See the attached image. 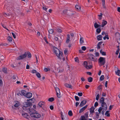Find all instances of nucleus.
I'll return each instance as SVG.
<instances>
[{"label":"nucleus","instance_id":"obj_1","mask_svg":"<svg viewBox=\"0 0 120 120\" xmlns=\"http://www.w3.org/2000/svg\"><path fill=\"white\" fill-rule=\"evenodd\" d=\"M54 52L58 59L62 61L65 60V58L64 57L62 52L60 51L59 49L56 48H54Z\"/></svg>","mask_w":120,"mask_h":120},{"label":"nucleus","instance_id":"obj_2","mask_svg":"<svg viewBox=\"0 0 120 120\" xmlns=\"http://www.w3.org/2000/svg\"><path fill=\"white\" fill-rule=\"evenodd\" d=\"M29 111L31 112H30V116L32 117L38 118H40L41 116V115L39 113L36 112L34 111V112L31 113V109H29Z\"/></svg>","mask_w":120,"mask_h":120},{"label":"nucleus","instance_id":"obj_3","mask_svg":"<svg viewBox=\"0 0 120 120\" xmlns=\"http://www.w3.org/2000/svg\"><path fill=\"white\" fill-rule=\"evenodd\" d=\"M99 63L101 65H104L105 63V58L102 57H100L98 60Z\"/></svg>","mask_w":120,"mask_h":120},{"label":"nucleus","instance_id":"obj_4","mask_svg":"<svg viewBox=\"0 0 120 120\" xmlns=\"http://www.w3.org/2000/svg\"><path fill=\"white\" fill-rule=\"evenodd\" d=\"M83 64L84 66L87 69H90L92 67V66L91 65H88L86 61H84Z\"/></svg>","mask_w":120,"mask_h":120},{"label":"nucleus","instance_id":"obj_5","mask_svg":"<svg viewBox=\"0 0 120 120\" xmlns=\"http://www.w3.org/2000/svg\"><path fill=\"white\" fill-rule=\"evenodd\" d=\"M89 59L91 60L94 61H96L97 60V59L92 54H90L89 55Z\"/></svg>","mask_w":120,"mask_h":120},{"label":"nucleus","instance_id":"obj_6","mask_svg":"<svg viewBox=\"0 0 120 120\" xmlns=\"http://www.w3.org/2000/svg\"><path fill=\"white\" fill-rule=\"evenodd\" d=\"M55 89L57 96L59 98L61 97L60 93V89L57 87H55Z\"/></svg>","mask_w":120,"mask_h":120},{"label":"nucleus","instance_id":"obj_7","mask_svg":"<svg viewBox=\"0 0 120 120\" xmlns=\"http://www.w3.org/2000/svg\"><path fill=\"white\" fill-rule=\"evenodd\" d=\"M102 108V110L101 113L102 114H104V112L107 109V106L105 104H104V105H101Z\"/></svg>","mask_w":120,"mask_h":120},{"label":"nucleus","instance_id":"obj_8","mask_svg":"<svg viewBox=\"0 0 120 120\" xmlns=\"http://www.w3.org/2000/svg\"><path fill=\"white\" fill-rule=\"evenodd\" d=\"M26 92L24 90H22L19 92V93H18L17 94L19 96L20 95L21 96H25L26 95Z\"/></svg>","mask_w":120,"mask_h":120},{"label":"nucleus","instance_id":"obj_9","mask_svg":"<svg viewBox=\"0 0 120 120\" xmlns=\"http://www.w3.org/2000/svg\"><path fill=\"white\" fill-rule=\"evenodd\" d=\"M61 118L62 120H68V116L67 115H63L61 114Z\"/></svg>","mask_w":120,"mask_h":120},{"label":"nucleus","instance_id":"obj_10","mask_svg":"<svg viewBox=\"0 0 120 120\" xmlns=\"http://www.w3.org/2000/svg\"><path fill=\"white\" fill-rule=\"evenodd\" d=\"M27 56V54L25 53L23 55H21L19 56L18 58L19 60L25 58Z\"/></svg>","mask_w":120,"mask_h":120},{"label":"nucleus","instance_id":"obj_11","mask_svg":"<svg viewBox=\"0 0 120 120\" xmlns=\"http://www.w3.org/2000/svg\"><path fill=\"white\" fill-rule=\"evenodd\" d=\"M107 23V21L105 20H103L102 21L101 25V27H103L105 26Z\"/></svg>","mask_w":120,"mask_h":120},{"label":"nucleus","instance_id":"obj_12","mask_svg":"<svg viewBox=\"0 0 120 120\" xmlns=\"http://www.w3.org/2000/svg\"><path fill=\"white\" fill-rule=\"evenodd\" d=\"M30 104L27 101V102H25L24 103V106L23 107V109H24L25 107L30 106Z\"/></svg>","mask_w":120,"mask_h":120},{"label":"nucleus","instance_id":"obj_13","mask_svg":"<svg viewBox=\"0 0 120 120\" xmlns=\"http://www.w3.org/2000/svg\"><path fill=\"white\" fill-rule=\"evenodd\" d=\"M45 103L43 101H40L38 103V105L39 107H42L43 106L45 105Z\"/></svg>","mask_w":120,"mask_h":120},{"label":"nucleus","instance_id":"obj_14","mask_svg":"<svg viewBox=\"0 0 120 120\" xmlns=\"http://www.w3.org/2000/svg\"><path fill=\"white\" fill-rule=\"evenodd\" d=\"M32 94L31 93H28L25 96L27 98H30L32 96Z\"/></svg>","mask_w":120,"mask_h":120},{"label":"nucleus","instance_id":"obj_15","mask_svg":"<svg viewBox=\"0 0 120 120\" xmlns=\"http://www.w3.org/2000/svg\"><path fill=\"white\" fill-rule=\"evenodd\" d=\"M27 101V102H29L30 104V105H31V103H33L34 102L35 99L34 98H32L30 99Z\"/></svg>","mask_w":120,"mask_h":120},{"label":"nucleus","instance_id":"obj_16","mask_svg":"<svg viewBox=\"0 0 120 120\" xmlns=\"http://www.w3.org/2000/svg\"><path fill=\"white\" fill-rule=\"evenodd\" d=\"M87 105H86L85 106L82 107L79 110V113H81L83 111L85 110V109L87 108Z\"/></svg>","mask_w":120,"mask_h":120},{"label":"nucleus","instance_id":"obj_17","mask_svg":"<svg viewBox=\"0 0 120 120\" xmlns=\"http://www.w3.org/2000/svg\"><path fill=\"white\" fill-rule=\"evenodd\" d=\"M22 116L28 119L29 116H28L27 114L26 113L23 112L22 113Z\"/></svg>","mask_w":120,"mask_h":120},{"label":"nucleus","instance_id":"obj_18","mask_svg":"<svg viewBox=\"0 0 120 120\" xmlns=\"http://www.w3.org/2000/svg\"><path fill=\"white\" fill-rule=\"evenodd\" d=\"M20 105L19 102L18 101H15V104L14 106L16 107H18Z\"/></svg>","mask_w":120,"mask_h":120},{"label":"nucleus","instance_id":"obj_19","mask_svg":"<svg viewBox=\"0 0 120 120\" xmlns=\"http://www.w3.org/2000/svg\"><path fill=\"white\" fill-rule=\"evenodd\" d=\"M86 101L85 100L82 101L80 104V107H82L86 103Z\"/></svg>","mask_w":120,"mask_h":120},{"label":"nucleus","instance_id":"obj_20","mask_svg":"<svg viewBox=\"0 0 120 120\" xmlns=\"http://www.w3.org/2000/svg\"><path fill=\"white\" fill-rule=\"evenodd\" d=\"M80 36V37L79 40L80 43L81 44H82L84 43V38L82 37H81Z\"/></svg>","mask_w":120,"mask_h":120},{"label":"nucleus","instance_id":"obj_21","mask_svg":"<svg viewBox=\"0 0 120 120\" xmlns=\"http://www.w3.org/2000/svg\"><path fill=\"white\" fill-rule=\"evenodd\" d=\"M102 37L101 35H98L97 36V39L98 41H100L102 40Z\"/></svg>","mask_w":120,"mask_h":120},{"label":"nucleus","instance_id":"obj_22","mask_svg":"<svg viewBox=\"0 0 120 120\" xmlns=\"http://www.w3.org/2000/svg\"><path fill=\"white\" fill-rule=\"evenodd\" d=\"M75 8L78 11H80L81 10V7L78 5H76L75 6Z\"/></svg>","mask_w":120,"mask_h":120},{"label":"nucleus","instance_id":"obj_23","mask_svg":"<svg viewBox=\"0 0 120 120\" xmlns=\"http://www.w3.org/2000/svg\"><path fill=\"white\" fill-rule=\"evenodd\" d=\"M94 26L95 28H97L99 26H100L101 25L98 24L96 22H95L94 24Z\"/></svg>","mask_w":120,"mask_h":120},{"label":"nucleus","instance_id":"obj_24","mask_svg":"<svg viewBox=\"0 0 120 120\" xmlns=\"http://www.w3.org/2000/svg\"><path fill=\"white\" fill-rule=\"evenodd\" d=\"M67 37L66 41V43H68L70 41V35H67Z\"/></svg>","mask_w":120,"mask_h":120},{"label":"nucleus","instance_id":"obj_25","mask_svg":"<svg viewBox=\"0 0 120 120\" xmlns=\"http://www.w3.org/2000/svg\"><path fill=\"white\" fill-rule=\"evenodd\" d=\"M65 86L66 87L69 88H72V86L71 85L67 83L65 84Z\"/></svg>","mask_w":120,"mask_h":120},{"label":"nucleus","instance_id":"obj_26","mask_svg":"<svg viewBox=\"0 0 120 120\" xmlns=\"http://www.w3.org/2000/svg\"><path fill=\"white\" fill-rule=\"evenodd\" d=\"M104 99L103 98H102L100 99V102L102 103L101 105H104V104H105L104 102Z\"/></svg>","mask_w":120,"mask_h":120},{"label":"nucleus","instance_id":"obj_27","mask_svg":"<svg viewBox=\"0 0 120 120\" xmlns=\"http://www.w3.org/2000/svg\"><path fill=\"white\" fill-rule=\"evenodd\" d=\"M94 108L93 107H91L90 109V112L91 113H93L94 112Z\"/></svg>","mask_w":120,"mask_h":120},{"label":"nucleus","instance_id":"obj_28","mask_svg":"<svg viewBox=\"0 0 120 120\" xmlns=\"http://www.w3.org/2000/svg\"><path fill=\"white\" fill-rule=\"evenodd\" d=\"M48 32L50 34H53V33H54V30L52 29H50L48 30Z\"/></svg>","mask_w":120,"mask_h":120},{"label":"nucleus","instance_id":"obj_29","mask_svg":"<svg viewBox=\"0 0 120 120\" xmlns=\"http://www.w3.org/2000/svg\"><path fill=\"white\" fill-rule=\"evenodd\" d=\"M116 74L119 76H120V70H118L115 72Z\"/></svg>","mask_w":120,"mask_h":120},{"label":"nucleus","instance_id":"obj_30","mask_svg":"<svg viewBox=\"0 0 120 120\" xmlns=\"http://www.w3.org/2000/svg\"><path fill=\"white\" fill-rule=\"evenodd\" d=\"M103 14L102 13H101L100 15H98V19L99 20L101 19Z\"/></svg>","mask_w":120,"mask_h":120},{"label":"nucleus","instance_id":"obj_31","mask_svg":"<svg viewBox=\"0 0 120 120\" xmlns=\"http://www.w3.org/2000/svg\"><path fill=\"white\" fill-rule=\"evenodd\" d=\"M101 29L100 28H98L96 30V32L97 33V34H99L101 31Z\"/></svg>","mask_w":120,"mask_h":120},{"label":"nucleus","instance_id":"obj_32","mask_svg":"<svg viewBox=\"0 0 120 120\" xmlns=\"http://www.w3.org/2000/svg\"><path fill=\"white\" fill-rule=\"evenodd\" d=\"M100 52L103 55H106L105 52L104 51H103L102 50H101L100 51Z\"/></svg>","mask_w":120,"mask_h":120},{"label":"nucleus","instance_id":"obj_33","mask_svg":"<svg viewBox=\"0 0 120 120\" xmlns=\"http://www.w3.org/2000/svg\"><path fill=\"white\" fill-rule=\"evenodd\" d=\"M9 42L11 41H12V38L10 36H9L7 38Z\"/></svg>","mask_w":120,"mask_h":120},{"label":"nucleus","instance_id":"obj_34","mask_svg":"<svg viewBox=\"0 0 120 120\" xmlns=\"http://www.w3.org/2000/svg\"><path fill=\"white\" fill-rule=\"evenodd\" d=\"M88 80L89 82H91L92 81L93 79L92 77H90L88 78Z\"/></svg>","mask_w":120,"mask_h":120},{"label":"nucleus","instance_id":"obj_35","mask_svg":"<svg viewBox=\"0 0 120 120\" xmlns=\"http://www.w3.org/2000/svg\"><path fill=\"white\" fill-rule=\"evenodd\" d=\"M109 111H107L105 113V115L107 116H110V115L109 113Z\"/></svg>","mask_w":120,"mask_h":120},{"label":"nucleus","instance_id":"obj_36","mask_svg":"<svg viewBox=\"0 0 120 120\" xmlns=\"http://www.w3.org/2000/svg\"><path fill=\"white\" fill-rule=\"evenodd\" d=\"M106 38L108 40L109 39L108 36L107 35H105V36L103 38V39L104 40H105Z\"/></svg>","mask_w":120,"mask_h":120},{"label":"nucleus","instance_id":"obj_37","mask_svg":"<svg viewBox=\"0 0 120 120\" xmlns=\"http://www.w3.org/2000/svg\"><path fill=\"white\" fill-rule=\"evenodd\" d=\"M44 70L45 72H47L49 71L50 70V69L48 68H44Z\"/></svg>","mask_w":120,"mask_h":120},{"label":"nucleus","instance_id":"obj_38","mask_svg":"<svg viewBox=\"0 0 120 120\" xmlns=\"http://www.w3.org/2000/svg\"><path fill=\"white\" fill-rule=\"evenodd\" d=\"M68 114L69 116H72V111L71 110L69 111L68 112Z\"/></svg>","mask_w":120,"mask_h":120},{"label":"nucleus","instance_id":"obj_39","mask_svg":"<svg viewBox=\"0 0 120 120\" xmlns=\"http://www.w3.org/2000/svg\"><path fill=\"white\" fill-rule=\"evenodd\" d=\"M48 101L50 102H52L54 100V98H51L48 99Z\"/></svg>","mask_w":120,"mask_h":120},{"label":"nucleus","instance_id":"obj_40","mask_svg":"<svg viewBox=\"0 0 120 120\" xmlns=\"http://www.w3.org/2000/svg\"><path fill=\"white\" fill-rule=\"evenodd\" d=\"M102 106L101 107H100L99 109L98 110V111L99 113L100 114L101 113V111H102Z\"/></svg>","mask_w":120,"mask_h":120},{"label":"nucleus","instance_id":"obj_41","mask_svg":"<svg viewBox=\"0 0 120 120\" xmlns=\"http://www.w3.org/2000/svg\"><path fill=\"white\" fill-rule=\"evenodd\" d=\"M21 10L20 9L18 8L16 9V12L19 14L21 12Z\"/></svg>","mask_w":120,"mask_h":120},{"label":"nucleus","instance_id":"obj_42","mask_svg":"<svg viewBox=\"0 0 120 120\" xmlns=\"http://www.w3.org/2000/svg\"><path fill=\"white\" fill-rule=\"evenodd\" d=\"M104 78V76L103 75H102L100 78V80L101 81L103 80Z\"/></svg>","mask_w":120,"mask_h":120},{"label":"nucleus","instance_id":"obj_43","mask_svg":"<svg viewBox=\"0 0 120 120\" xmlns=\"http://www.w3.org/2000/svg\"><path fill=\"white\" fill-rule=\"evenodd\" d=\"M102 5L103 7L104 8H105V0H102Z\"/></svg>","mask_w":120,"mask_h":120},{"label":"nucleus","instance_id":"obj_44","mask_svg":"<svg viewBox=\"0 0 120 120\" xmlns=\"http://www.w3.org/2000/svg\"><path fill=\"white\" fill-rule=\"evenodd\" d=\"M81 119L82 120H87V119H86L85 117L83 116H81Z\"/></svg>","mask_w":120,"mask_h":120},{"label":"nucleus","instance_id":"obj_45","mask_svg":"<svg viewBox=\"0 0 120 120\" xmlns=\"http://www.w3.org/2000/svg\"><path fill=\"white\" fill-rule=\"evenodd\" d=\"M3 71L5 73H6L7 72V69L5 68H4L3 69Z\"/></svg>","mask_w":120,"mask_h":120},{"label":"nucleus","instance_id":"obj_46","mask_svg":"<svg viewBox=\"0 0 120 120\" xmlns=\"http://www.w3.org/2000/svg\"><path fill=\"white\" fill-rule=\"evenodd\" d=\"M75 100L77 101H79V98L77 96H75Z\"/></svg>","mask_w":120,"mask_h":120},{"label":"nucleus","instance_id":"obj_47","mask_svg":"<svg viewBox=\"0 0 120 120\" xmlns=\"http://www.w3.org/2000/svg\"><path fill=\"white\" fill-rule=\"evenodd\" d=\"M36 75L38 77L40 78L41 77V75L38 72L36 73Z\"/></svg>","mask_w":120,"mask_h":120},{"label":"nucleus","instance_id":"obj_48","mask_svg":"<svg viewBox=\"0 0 120 120\" xmlns=\"http://www.w3.org/2000/svg\"><path fill=\"white\" fill-rule=\"evenodd\" d=\"M81 49L82 50H83V51H85L86 50V48L85 46H82L81 47Z\"/></svg>","mask_w":120,"mask_h":120},{"label":"nucleus","instance_id":"obj_49","mask_svg":"<svg viewBox=\"0 0 120 120\" xmlns=\"http://www.w3.org/2000/svg\"><path fill=\"white\" fill-rule=\"evenodd\" d=\"M31 72L33 73H36L37 72L35 70H32L31 71Z\"/></svg>","mask_w":120,"mask_h":120},{"label":"nucleus","instance_id":"obj_50","mask_svg":"<svg viewBox=\"0 0 120 120\" xmlns=\"http://www.w3.org/2000/svg\"><path fill=\"white\" fill-rule=\"evenodd\" d=\"M99 94H98L96 97V100L98 101V100L99 98Z\"/></svg>","mask_w":120,"mask_h":120},{"label":"nucleus","instance_id":"obj_51","mask_svg":"<svg viewBox=\"0 0 120 120\" xmlns=\"http://www.w3.org/2000/svg\"><path fill=\"white\" fill-rule=\"evenodd\" d=\"M120 50V49L119 48H118L116 52V55H118V54Z\"/></svg>","mask_w":120,"mask_h":120},{"label":"nucleus","instance_id":"obj_52","mask_svg":"<svg viewBox=\"0 0 120 120\" xmlns=\"http://www.w3.org/2000/svg\"><path fill=\"white\" fill-rule=\"evenodd\" d=\"M4 57L3 56H1L0 57V60H3L4 59Z\"/></svg>","mask_w":120,"mask_h":120},{"label":"nucleus","instance_id":"obj_53","mask_svg":"<svg viewBox=\"0 0 120 120\" xmlns=\"http://www.w3.org/2000/svg\"><path fill=\"white\" fill-rule=\"evenodd\" d=\"M98 103L97 102H96L94 103V106L95 107H96L97 106H98Z\"/></svg>","mask_w":120,"mask_h":120},{"label":"nucleus","instance_id":"obj_54","mask_svg":"<svg viewBox=\"0 0 120 120\" xmlns=\"http://www.w3.org/2000/svg\"><path fill=\"white\" fill-rule=\"evenodd\" d=\"M78 95L79 96H81L82 95V92L78 93Z\"/></svg>","mask_w":120,"mask_h":120},{"label":"nucleus","instance_id":"obj_55","mask_svg":"<svg viewBox=\"0 0 120 120\" xmlns=\"http://www.w3.org/2000/svg\"><path fill=\"white\" fill-rule=\"evenodd\" d=\"M4 15L6 17H7L8 16H9V14H7L6 13H4Z\"/></svg>","mask_w":120,"mask_h":120},{"label":"nucleus","instance_id":"obj_56","mask_svg":"<svg viewBox=\"0 0 120 120\" xmlns=\"http://www.w3.org/2000/svg\"><path fill=\"white\" fill-rule=\"evenodd\" d=\"M11 34L14 38L15 39V38L16 37L15 36V34L13 32H12L11 33Z\"/></svg>","mask_w":120,"mask_h":120},{"label":"nucleus","instance_id":"obj_57","mask_svg":"<svg viewBox=\"0 0 120 120\" xmlns=\"http://www.w3.org/2000/svg\"><path fill=\"white\" fill-rule=\"evenodd\" d=\"M95 55L96 56H99V53L98 52H96L95 53Z\"/></svg>","mask_w":120,"mask_h":120},{"label":"nucleus","instance_id":"obj_58","mask_svg":"<svg viewBox=\"0 0 120 120\" xmlns=\"http://www.w3.org/2000/svg\"><path fill=\"white\" fill-rule=\"evenodd\" d=\"M31 57V55L30 53H28V58H30Z\"/></svg>","mask_w":120,"mask_h":120},{"label":"nucleus","instance_id":"obj_59","mask_svg":"<svg viewBox=\"0 0 120 120\" xmlns=\"http://www.w3.org/2000/svg\"><path fill=\"white\" fill-rule=\"evenodd\" d=\"M57 31L59 32H61L62 30L61 29H59L57 30Z\"/></svg>","mask_w":120,"mask_h":120},{"label":"nucleus","instance_id":"obj_60","mask_svg":"<svg viewBox=\"0 0 120 120\" xmlns=\"http://www.w3.org/2000/svg\"><path fill=\"white\" fill-rule=\"evenodd\" d=\"M43 9L45 11H46V10H47V9H48L45 6H43Z\"/></svg>","mask_w":120,"mask_h":120},{"label":"nucleus","instance_id":"obj_61","mask_svg":"<svg viewBox=\"0 0 120 120\" xmlns=\"http://www.w3.org/2000/svg\"><path fill=\"white\" fill-rule=\"evenodd\" d=\"M3 84L2 81V79L0 78V85L1 86Z\"/></svg>","mask_w":120,"mask_h":120},{"label":"nucleus","instance_id":"obj_62","mask_svg":"<svg viewBox=\"0 0 120 120\" xmlns=\"http://www.w3.org/2000/svg\"><path fill=\"white\" fill-rule=\"evenodd\" d=\"M101 34L102 35L105 36V35H106L105 32H103L101 33Z\"/></svg>","mask_w":120,"mask_h":120},{"label":"nucleus","instance_id":"obj_63","mask_svg":"<svg viewBox=\"0 0 120 120\" xmlns=\"http://www.w3.org/2000/svg\"><path fill=\"white\" fill-rule=\"evenodd\" d=\"M75 62H78L79 60H78V58H77V57L75 58Z\"/></svg>","mask_w":120,"mask_h":120},{"label":"nucleus","instance_id":"obj_64","mask_svg":"<svg viewBox=\"0 0 120 120\" xmlns=\"http://www.w3.org/2000/svg\"><path fill=\"white\" fill-rule=\"evenodd\" d=\"M53 106L52 105H51L50 106V108L51 110H52L53 109Z\"/></svg>","mask_w":120,"mask_h":120}]
</instances>
